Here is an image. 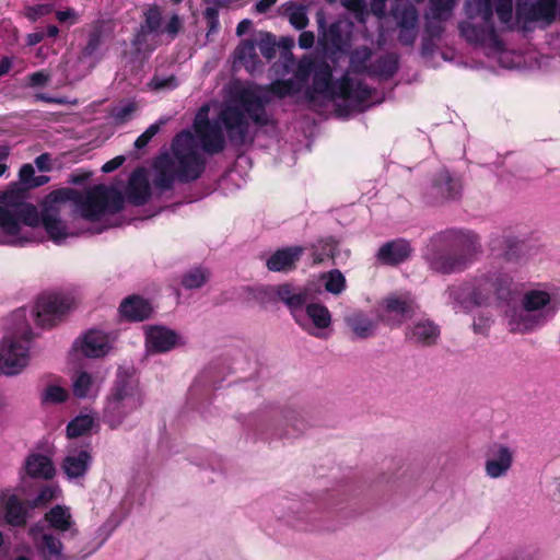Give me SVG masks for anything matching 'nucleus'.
Segmentation results:
<instances>
[{
	"label": "nucleus",
	"instance_id": "nucleus-1",
	"mask_svg": "<svg viewBox=\"0 0 560 560\" xmlns=\"http://www.w3.org/2000/svg\"><path fill=\"white\" fill-rule=\"evenodd\" d=\"M68 202L73 203L83 219L96 222L107 213L119 211L124 198L117 188L104 185L84 192L61 188L44 198L39 211L25 200L19 188L0 191V245L26 247L45 241V234L55 244H63L73 235L60 219L61 210Z\"/></svg>",
	"mask_w": 560,
	"mask_h": 560
},
{
	"label": "nucleus",
	"instance_id": "nucleus-2",
	"mask_svg": "<svg viewBox=\"0 0 560 560\" xmlns=\"http://www.w3.org/2000/svg\"><path fill=\"white\" fill-rule=\"evenodd\" d=\"M518 292L508 267L478 278L474 284L465 285L460 292L452 289L450 296L459 304H491L492 300L506 306L504 317L511 331L532 332L542 327L552 316L550 293L542 288L525 291L518 305L511 306Z\"/></svg>",
	"mask_w": 560,
	"mask_h": 560
},
{
	"label": "nucleus",
	"instance_id": "nucleus-3",
	"mask_svg": "<svg viewBox=\"0 0 560 560\" xmlns=\"http://www.w3.org/2000/svg\"><path fill=\"white\" fill-rule=\"evenodd\" d=\"M313 69L308 57L302 58L294 77L285 81H275L269 88L250 82H233L226 89V96L219 114V120L225 127L231 141L243 143L248 132L249 122L264 126L268 122L265 109L269 93L279 97L293 95L307 82Z\"/></svg>",
	"mask_w": 560,
	"mask_h": 560
},
{
	"label": "nucleus",
	"instance_id": "nucleus-4",
	"mask_svg": "<svg viewBox=\"0 0 560 560\" xmlns=\"http://www.w3.org/2000/svg\"><path fill=\"white\" fill-rule=\"evenodd\" d=\"M493 9L502 30L529 32L546 27L556 19L555 0H517L515 13L512 0H469L465 5L467 21L459 24L460 35L469 43L495 45Z\"/></svg>",
	"mask_w": 560,
	"mask_h": 560
},
{
	"label": "nucleus",
	"instance_id": "nucleus-5",
	"mask_svg": "<svg viewBox=\"0 0 560 560\" xmlns=\"http://www.w3.org/2000/svg\"><path fill=\"white\" fill-rule=\"evenodd\" d=\"M205 161L198 152L195 136L188 131L178 133L172 143V154L160 155L153 164V183L159 191L170 189L174 180L190 182L198 178Z\"/></svg>",
	"mask_w": 560,
	"mask_h": 560
},
{
	"label": "nucleus",
	"instance_id": "nucleus-6",
	"mask_svg": "<svg viewBox=\"0 0 560 560\" xmlns=\"http://www.w3.org/2000/svg\"><path fill=\"white\" fill-rule=\"evenodd\" d=\"M432 253L427 254L431 267L440 272L462 270L478 253V237L472 232L448 231L432 242Z\"/></svg>",
	"mask_w": 560,
	"mask_h": 560
},
{
	"label": "nucleus",
	"instance_id": "nucleus-7",
	"mask_svg": "<svg viewBox=\"0 0 560 560\" xmlns=\"http://www.w3.org/2000/svg\"><path fill=\"white\" fill-rule=\"evenodd\" d=\"M277 295L290 308L296 324L317 338H328L331 329V314L319 303H308L306 289H295L290 284L279 285Z\"/></svg>",
	"mask_w": 560,
	"mask_h": 560
},
{
	"label": "nucleus",
	"instance_id": "nucleus-8",
	"mask_svg": "<svg viewBox=\"0 0 560 560\" xmlns=\"http://www.w3.org/2000/svg\"><path fill=\"white\" fill-rule=\"evenodd\" d=\"M370 94V90L361 81L354 80L350 72H347L340 81L332 82L330 67L323 63L315 70L310 97L314 100L318 95L324 100L340 98L352 108L363 110L368 106Z\"/></svg>",
	"mask_w": 560,
	"mask_h": 560
},
{
	"label": "nucleus",
	"instance_id": "nucleus-9",
	"mask_svg": "<svg viewBox=\"0 0 560 560\" xmlns=\"http://www.w3.org/2000/svg\"><path fill=\"white\" fill-rule=\"evenodd\" d=\"M143 402V395L137 380L119 376L106 397L103 420L116 429Z\"/></svg>",
	"mask_w": 560,
	"mask_h": 560
},
{
	"label": "nucleus",
	"instance_id": "nucleus-10",
	"mask_svg": "<svg viewBox=\"0 0 560 560\" xmlns=\"http://www.w3.org/2000/svg\"><path fill=\"white\" fill-rule=\"evenodd\" d=\"M33 334L28 325L5 335L0 341V376H16L30 364Z\"/></svg>",
	"mask_w": 560,
	"mask_h": 560
},
{
	"label": "nucleus",
	"instance_id": "nucleus-11",
	"mask_svg": "<svg viewBox=\"0 0 560 560\" xmlns=\"http://www.w3.org/2000/svg\"><path fill=\"white\" fill-rule=\"evenodd\" d=\"M277 40L271 33L256 31L250 38L240 42L234 50V66L244 67L249 73L261 71L262 61L257 52L259 49L261 56L271 60L276 56Z\"/></svg>",
	"mask_w": 560,
	"mask_h": 560
},
{
	"label": "nucleus",
	"instance_id": "nucleus-12",
	"mask_svg": "<svg viewBox=\"0 0 560 560\" xmlns=\"http://www.w3.org/2000/svg\"><path fill=\"white\" fill-rule=\"evenodd\" d=\"M79 300L80 295L74 290L42 294L34 307L37 324L54 325L66 312L74 307Z\"/></svg>",
	"mask_w": 560,
	"mask_h": 560
},
{
	"label": "nucleus",
	"instance_id": "nucleus-13",
	"mask_svg": "<svg viewBox=\"0 0 560 560\" xmlns=\"http://www.w3.org/2000/svg\"><path fill=\"white\" fill-rule=\"evenodd\" d=\"M209 109V105H205L198 110L194 121V129L202 150L208 153H217L224 148V136L218 122H210L208 120Z\"/></svg>",
	"mask_w": 560,
	"mask_h": 560
},
{
	"label": "nucleus",
	"instance_id": "nucleus-14",
	"mask_svg": "<svg viewBox=\"0 0 560 560\" xmlns=\"http://www.w3.org/2000/svg\"><path fill=\"white\" fill-rule=\"evenodd\" d=\"M399 28L398 40L405 46H412L418 36V11L407 0H398L393 10Z\"/></svg>",
	"mask_w": 560,
	"mask_h": 560
},
{
	"label": "nucleus",
	"instance_id": "nucleus-15",
	"mask_svg": "<svg viewBox=\"0 0 560 560\" xmlns=\"http://www.w3.org/2000/svg\"><path fill=\"white\" fill-rule=\"evenodd\" d=\"M113 340L109 334L91 329L75 339L72 345V352L86 358H101L109 352Z\"/></svg>",
	"mask_w": 560,
	"mask_h": 560
},
{
	"label": "nucleus",
	"instance_id": "nucleus-16",
	"mask_svg": "<svg viewBox=\"0 0 560 560\" xmlns=\"http://www.w3.org/2000/svg\"><path fill=\"white\" fill-rule=\"evenodd\" d=\"M26 521L27 508L16 490H0V524L24 526Z\"/></svg>",
	"mask_w": 560,
	"mask_h": 560
},
{
	"label": "nucleus",
	"instance_id": "nucleus-17",
	"mask_svg": "<svg viewBox=\"0 0 560 560\" xmlns=\"http://www.w3.org/2000/svg\"><path fill=\"white\" fill-rule=\"evenodd\" d=\"M456 0H429L425 14V30L431 38H438L444 32L443 23L451 19Z\"/></svg>",
	"mask_w": 560,
	"mask_h": 560
},
{
	"label": "nucleus",
	"instance_id": "nucleus-18",
	"mask_svg": "<svg viewBox=\"0 0 560 560\" xmlns=\"http://www.w3.org/2000/svg\"><path fill=\"white\" fill-rule=\"evenodd\" d=\"M30 535L44 560H67L60 536L57 537L39 525L33 526Z\"/></svg>",
	"mask_w": 560,
	"mask_h": 560
},
{
	"label": "nucleus",
	"instance_id": "nucleus-19",
	"mask_svg": "<svg viewBox=\"0 0 560 560\" xmlns=\"http://www.w3.org/2000/svg\"><path fill=\"white\" fill-rule=\"evenodd\" d=\"M183 343V338L177 332L164 326H151L145 329L148 353L166 352Z\"/></svg>",
	"mask_w": 560,
	"mask_h": 560
},
{
	"label": "nucleus",
	"instance_id": "nucleus-20",
	"mask_svg": "<svg viewBox=\"0 0 560 560\" xmlns=\"http://www.w3.org/2000/svg\"><path fill=\"white\" fill-rule=\"evenodd\" d=\"M416 310L413 300L408 295L389 296L384 300L380 316L388 325L395 326L401 324L410 317Z\"/></svg>",
	"mask_w": 560,
	"mask_h": 560
},
{
	"label": "nucleus",
	"instance_id": "nucleus-21",
	"mask_svg": "<svg viewBox=\"0 0 560 560\" xmlns=\"http://www.w3.org/2000/svg\"><path fill=\"white\" fill-rule=\"evenodd\" d=\"M514 458V451L504 444H493L487 454L485 470L491 479H498L508 474Z\"/></svg>",
	"mask_w": 560,
	"mask_h": 560
},
{
	"label": "nucleus",
	"instance_id": "nucleus-22",
	"mask_svg": "<svg viewBox=\"0 0 560 560\" xmlns=\"http://www.w3.org/2000/svg\"><path fill=\"white\" fill-rule=\"evenodd\" d=\"M48 527L62 538H72L78 534L77 523L68 506L56 505L45 514Z\"/></svg>",
	"mask_w": 560,
	"mask_h": 560
},
{
	"label": "nucleus",
	"instance_id": "nucleus-23",
	"mask_svg": "<svg viewBox=\"0 0 560 560\" xmlns=\"http://www.w3.org/2000/svg\"><path fill=\"white\" fill-rule=\"evenodd\" d=\"M103 383V376L88 371H79L71 377L73 395L79 399H95L101 392Z\"/></svg>",
	"mask_w": 560,
	"mask_h": 560
},
{
	"label": "nucleus",
	"instance_id": "nucleus-24",
	"mask_svg": "<svg viewBox=\"0 0 560 560\" xmlns=\"http://www.w3.org/2000/svg\"><path fill=\"white\" fill-rule=\"evenodd\" d=\"M92 463V455L88 447L81 450H69L62 462V470L68 478L83 477Z\"/></svg>",
	"mask_w": 560,
	"mask_h": 560
},
{
	"label": "nucleus",
	"instance_id": "nucleus-25",
	"mask_svg": "<svg viewBox=\"0 0 560 560\" xmlns=\"http://www.w3.org/2000/svg\"><path fill=\"white\" fill-rule=\"evenodd\" d=\"M406 337L418 345H432L440 337V328L428 318H420L408 326Z\"/></svg>",
	"mask_w": 560,
	"mask_h": 560
},
{
	"label": "nucleus",
	"instance_id": "nucleus-26",
	"mask_svg": "<svg viewBox=\"0 0 560 560\" xmlns=\"http://www.w3.org/2000/svg\"><path fill=\"white\" fill-rule=\"evenodd\" d=\"M126 196L133 205H142L148 200L150 196V186L144 168H138L130 175Z\"/></svg>",
	"mask_w": 560,
	"mask_h": 560
},
{
	"label": "nucleus",
	"instance_id": "nucleus-27",
	"mask_svg": "<svg viewBox=\"0 0 560 560\" xmlns=\"http://www.w3.org/2000/svg\"><path fill=\"white\" fill-rule=\"evenodd\" d=\"M303 250L301 246L277 250L268 258L267 267L271 271H288L294 267Z\"/></svg>",
	"mask_w": 560,
	"mask_h": 560
},
{
	"label": "nucleus",
	"instance_id": "nucleus-28",
	"mask_svg": "<svg viewBox=\"0 0 560 560\" xmlns=\"http://www.w3.org/2000/svg\"><path fill=\"white\" fill-rule=\"evenodd\" d=\"M120 314L129 320L140 322L148 318L152 313L151 304L139 298L129 296L120 304Z\"/></svg>",
	"mask_w": 560,
	"mask_h": 560
},
{
	"label": "nucleus",
	"instance_id": "nucleus-29",
	"mask_svg": "<svg viewBox=\"0 0 560 560\" xmlns=\"http://www.w3.org/2000/svg\"><path fill=\"white\" fill-rule=\"evenodd\" d=\"M345 320L348 327L358 338L372 337L376 331V320L372 319L363 312H352L346 316Z\"/></svg>",
	"mask_w": 560,
	"mask_h": 560
},
{
	"label": "nucleus",
	"instance_id": "nucleus-30",
	"mask_svg": "<svg viewBox=\"0 0 560 560\" xmlns=\"http://www.w3.org/2000/svg\"><path fill=\"white\" fill-rule=\"evenodd\" d=\"M411 248L407 241L397 240L383 245L377 254L381 261L388 265L398 264L410 255Z\"/></svg>",
	"mask_w": 560,
	"mask_h": 560
},
{
	"label": "nucleus",
	"instance_id": "nucleus-31",
	"mask_svg": "<svg viewBox=\"0 0 560 560\" xmlns=\"http://www.w3.org/2000/svg\"><path fill=\"white\" fill-rule=\"evenodd\" d=\"M25 470L32 478L50 479L55 475L51 459L42 454H31L25 460Z\"/></svg>",
	"mask_w": 560,
	"mask_h": 560
},
{
	"label": "nucleus",
	"instance_id": "nucleus-32",
	"mask_svg": "<svg viewBox=\"0 0 560 560\" xmlns=\"http://www.w3.org/2000/svg\"><path fill=\"white\" fill-rule=\"evenodd\" d=\"M283 14L296 30H303L308 24L307 8L301 3L287 2L282 5Z\"/></svg>",
	"mask_w": 560,
	"mask_h": 560
},
{
	"label": "nucleus",
	"instance_id": "nucleus-33",
	"mask_svg": "<svg viewBox=\"0 0 560 560\" xmlns=\"http://www.w3.org/2000/svg\"><path fill=\"white\" fill-rule=\"evenodd\" d=\"M69 398L68 389L57 383H51L45 386L40 394V401L43 405H58L67 401Z\"/></svg>",
	"mask_w": 560,
	"mask_h": 560
},
{
	"label": "nucleus",
	"instance_id": "nucleus-34",
	"mask_svg": "<svg viewBox=\"0 0 560 560\" xmlns=\"http://www.w3.org/2000/svg\"><path fill=\"white\" fill-rule=\"evenodd\" d=\"M95 424V418L91 415H80L71 420L67 427L69 438H78L89 433Z\"/></svg>",
	"mask_w": 560,
	"mask_h": 560
},
{
	"label": "nucleus",
	"instance_id": "nucleus-35",
	"mask_svg": "<svg viewBox=\"0 0 560 560\" xmlns=\"http://www.w3.org/2000/svg\"><path fill=\"white\" fill-rule=\"evenodd\" d=\"M163 26L164 18L162 10L158 5L150 7L145 12V20L144 24L142 25V31L144 33L161 35Z\"/></svg>",
	"mask_w": 560,
	"mask_h": 560
},
{
	"label": "nucleus",
	"instance_id": "nucleus-36",
	"mask_svg": "<svg viewBox=\"0 0 560 560\" xmlns=\"http://www.w3.org/2000/svg\"><path fill=\"white\" fill-rule=\"evenodd\" d=\"M324 287L327 292L340 294L346 289L345 276L339 270H331L322 276Z\"/></svg>",
	"mask_w": 560,
	"mask_h": 560
},
{
	"label": "nucleus",
	"instance_id": "nucleus-37",
	"mask_svg": "<svg viewBox=\"0 0 560 560\" xmlns=\"http://www.w3.org/2000/svg\"><path fill=\"white\" fill-rule=\"evenodd\" d=\"M397 70V58L394 55H388L384 58H381L376 65L373 67V74L381 78H389Z\"/></svg>",
	"mask_w": 560,
	"mask_h": 560
},
{
	"label": "nucleus",
	"instance_id": "nucleus-38",
	"mask_svg": "<svg viewBox=\"0 0 560 560\" xmlns=\"http://www.w3.org/2000/svg\"><path fill=\"white\" fill-rule=\"evenodd\" d=\"M137 109L138 105L136 102L127 101L113 108L112 117L115 122L124 124L131 119Z\"/></svg>",
	"mask_w": 560,
	"mask_h": 560
},
{
	"label": "nucleus",
	"instance_id": "nucleus-39",
	"mask_svg": "<svg viewBox=\"0 0 560 560\" xmlns=\"http://www.w3.org/2000/svg\"><path fill=\"white\" fill-rule=\"evenodd\" d=\"M439 190L442 196L446 198H455L460 189V184L457 179L450 176L447 172L441 174Z\"/></svg>",
	"mask_w": 560,
	"mask_h": 560
},
{
	"label": "nucleus",
	"instance_id": "nucleus-40",
	"mask_svg": "<svg viewBox=\"0 0 560 560\" xmlns=\"http://www.w3.org/2000/svg\"><path fill=\"white\" fill-rule=\"evenodd\" d=\"M208 279L206 270L196 268L189 270L182 280V283L187 289H197L205 284Z\"/></svg>",
	"mask_w": 560,
	"mask_h": 560
},
{
	"label": "nucleus",
	"instance_id": "nucleus-41",
	"mask_svg": "<svg viewBox=\"0 0 560 560\" xmlns=\"http://www.w3.org/2000/svg\"><path fill=\"white\" fill-rule=\"evenodd\" d=\"M52 11V7L50 4H36L30 5L25 8V16L35 22L42 16L49 14Z\"/></svg>",
	"mask_w": 560,
	"mask_h": 560
},
{
	"label": "nucleus",
	"instance_id": "nucleus-42",
	"mask_svg": "<svg viewBox=\"0 0 560 560\" xmlns=\"http://www.w3.org/2000/svg\"><path fill=\"white\" fill-rule=\"evenodd\" d=\"M182 27V21L177 14H173L164 24L161 34H166L170 38H174Z\"/></svg>",
	"mask_w": 560,
	"mask_h": 560
},
{
	"label": "nucleus",
	"instance_id": "nucleus-43",
	"mask_svg": "<svg viewBox=\"0 0 560 560\" xmlns=\"http://www.w3.org/2000/svg\"><path fill=\"white\" fill-rule=\"evenodd\" d=\"M59 492L60 491L57 487H45L40 490L34 503L35 505L46 504L51 500L56 499Z\"/></svg>",
	"mask_w": 560,
	"mask_h": 560
},
{
	"label": "nucleus",
	"instance_id": "nucleus-44",
	"mask_svg": "<svg viewBox=\"0 0 560 560\" xmlns=\"http://www.w3.org/2000/svg\"><path fill=\"white\" fill-rule=\"evenodd\" d=\"M177 85L176 79L174 77L160 78L154 77L149 83L150 89L152 90H171Z\"/></svg>",
	"mask_w": 560,
	"mask_h": 560
},
{
	"label": "nucleus",
	"instance_id": "nucleus-45",
	"mask_svg": "<svg viewBox=\"0 0 560 560\" xmlns=\"http://www.w3.org/2000/svg\"><path fill=\"white\" fill-rule=\"evenodd\" d=\"M56 19L60 23H68L69 25H73L79 21V14L75 10L67 8L65 10L56 11Z\"/></svg>",
	"mask_w": 560,
	"mask_h": 560
},
{
	"label": "nucleus",
	"instance_id": "nucleus-46",
	"mask_svg": "<svg viewBox=\"0 0 560 560\" xmlns=\"http://www.w3.org/2000/svg\"><path fill=\"white\" fill-rule=\"evenodd\" d=\"M34 174H35V171H34V167L31 165V164H25L21 167L20 170V180L32 187V182L34 179Z\"/></svg>",
	"mask_w": 560,
	"mask_h": 560
},
{
	"label": "nucleus",
	"instance_id": "nucleus-47",
	"mask_svg": "<svg viewBox=\"0 0 560 560\" xmlns=\"http://www.w3.org/2000/svg\"><path fill=\"white\" fill-rule=\"evenodd\" d=\"M315 42V35L313 32H302L299 36V46L302 49H308L314 45Z\"/></svg>",
	"mask_w": 560,
	"mask_h": 560
},
{
	"label": "nucleus",
	"instance_id": "nucleus-48",
	"mask_svg": "<svg viewBox=\"0 0 560 560\" xmlns=\"http://www.w3.org/2000/svg\"><path fill=\"white\" fill-rule=\"evenodd\" d=\"M49 79V75L44 71L34 72L28 77L30 85L39 86L44 85Z\"/></svg>",
	"mask_w": 560,
	"mask_h": 560
},
{
	"label": "nucleus",
	"instance_id": "nucleus-49",
	"mask_svg": "<svg viewBox=\"0 0 560 560\" xmlns=\"http://www.w3.org/2000/svg\"><path fill=\"white\" fill-rule=\"evenodd\" d=\"M385 10H386V1L385 0H372L371 1V11L378 19H382L385 15Z\"/></svg>",
	"mask_w": 560,
	"mask_h": 560
},
{
	"label": "nucleus",
	"instance_id": "nucleus-50",
	"mask_svg": "<svg viewBox=\"0 0 560 560\" xmlns=\"http://www.w3.org/2000/svg\"><path fill=\"white\" fill-rule=\"evenodd\" d=\"M100 46V36L94 34L90 37L85 48L83 49V56H92Z\"/></svg>",
	"mask_w": 560,
	"mask_h": 560
},
{
	"label": "nucleus",
	"instance_id": "nucleus-51",
	"mask_svg": "<svg viewBox=\"0 0 560 560\" xmlns=\"http://www.w3.org/2000/svg\"><path fill=\"white\" fill-rule=\"evenodd\" d=\"M124 161H125V158L121 155H118V156L114 158L113 160L106 162L102 166V171L104 173H110V172L115 171L116 168H118L120 165H122Z\"/></svg>",
	"mask_w": 560,
	"mask_h": 560
},
{
	"label": "nucleus",
	"instance_id": "nucleus-52",
	"mask_svg": "<svg viewBox=\"0 0 560 560\" xmlns=\"http://www.w3.org/2000/svg\"><path fill=\"white\" fill-rule=\"evenodd\" d=\"M325 246H327L328 248L327 249L325 248L324 256H328V257L336 259L338 256V254H337L338 244L334 240H327V241H325Z\"/></svg>",
	"mask_w": 560,
	"mask_h": 560
},
{
	"label": "nucleus",
	"instance_id": "nucleus-53",
	"mask_svg": "<svg viewBox=\"0 0 560 560\" xmlns=\"http://www.w3.org/2000/svg\"><path fill=\"white\" fill-rule=\"evenodd\" d=\"M9 156V149L7 147H0V177L5 173L7 160Z\"/></svg>",
	"mask_w": 560,
	"mask_h": 560
},
{
	"label": "nucleus",
	"instance_id": "nucleus-54",
	"mask_svg": "<svg viewBox=\"0 0 560 560\" xmlns=\"http://www.w3.org/2000/svg\"><path fill=\"white\" fill-rule=\"evenodd\" d=\"M45 37V34L43 32H34L26 36V43L28 46H34L38 43H40Z\"/></svg>",
	"mask_w": 560,
	"mask_h": 560
},
{
	"label": "nucleus",
	"instance_id": "nucleus-55",
	"mask_svg": "<svg viewBox=\"0 0 560 560\" xmlns=\"http://www.w3.org/2000/svg\"><path fill=\"white\" fill-rule=\"evenodd\" d=\"M277 2V0H259L257 3H256V11L258 13H265L267 12L275 3Z\"/></svg>",
	"mask_w": 560,
	"mask_h": 560
},
{
	"label": "nucleus",
	"instance_id": "nucleus-56",
	"mask_svg": "<svg viewBox=\"0 0 560 560\" xmlns=\"http://www.w3.org/2000/svg\"><path fill=\"white\" fill-rule=\"evenodd\" d=\"M49 162L50 160L47 154H42L35 160V164L40 171H48Z\"/></svg>",
	"mask_w": 560,
	"mask_h": 560
},
{
	"label": "nucleus",
	"instance_id": "nucleus-57",
	"mask_svg": "<svg viewBox=\"0 0 560 560\" xmlns=\"http://www.w3.org/2000/svg\"><path fill=\"white\" fill-rule=\"evenodd\" d=\"M250 26H252V21L250 20H247V19L242 20L238 23L237 27H236V34L238 36H242L243 34H245L250 28Z\"/></svg>",
	"mask_w": 560,
	"mask_h": 560
},
{
	"label": "nucleus",
	"instance_id": "nucleus-58",
	"mask_svg": "<svg viewBox=\"0 0 560 560\" xmlns=\"http://www.w3.org/2000/svg\"><path fill=\"white\" fill-rule=\"evenodd\" d=\"M12 67V60L9 57H4L0 61V77L7 74Z\"/></svg>",
	"mask_w": 560,
	"mask_h": 560
},
{
	"label": "nucleus",
	"instance_id": "nucleus-59",
	"mask_svg": "<svg viewBox=\"0 0 560 560\" xmlns=\"http://www.w3.org/2000/svg\"><path fill=\"white\" fill-rule=\"evenodd\" d=\"M549 492L555 500H560V477L551 483Z\"/></svg>",
	"mask_w": 560,
	"mask_h": 560
},
{
	"label": "nucleus",
	"instance_id": "nucleus-60",
	"mask_svg": "<svg viewBox=\"0 0 560 560\" xmlns=\"http://www.w3.org/2000/svg\"><path fill=\"white\" fill-rule=\"evenodd\" d=\"M218 8L219 7H209L206 9L205 15L207 21L219 20Z\"/></svg>",
	"mask_w": 560,
	"mask_h": 560
},
{
	"label": "nucleus",
	"instance_id": "nucleus-61",
	"mask_svg": "<svg viewBox=\"0 0 560 560\" xmlns=\"http://www.w3.org/2000/svg\"><path fill=\"white\" fill-rule=\"evenodd\" d=\"M278 46L281 47L282 49L291 50L292 47L294 46V40L291 37H282L279 40Z\"/></svg>",
	"mask_w": 560,
	"mask_h": 560
},
{
	"label": "nucleus",
	"instance_id": "nucleus-62",
	"mask_svg": "<svg viewBox=\"0 0 560 560\" xmlns=\"http://www.w3.org/2000/svg\"><path fill=\"white\" fill-rule=\"evenodd\" d=\"M150 142L149 138L147 137V135L142 133L140 135L137 140L135 141V145L137 149H142L144 148L148 143Z\"/></svg>",
	"mask_w": 560,
	"mask_h": 560
},
{
	"label": "nucleus",
	"instance_id": "nucleus-63",
	"mask_svg": "<svg viewBox=\"0 0 560 560\" xmlns=\"http://www.w3.org/2000/svg\"><path fill=\"white\" fill-rule=\"evenodd\" d=\"M160 130V124L151 125L143 133L151 140Z\"/></svg>",
	"mask_w": 560,
	"mask_h": 560
},
{
	"label": "nucleus",
	"instance_id": "nucleus-64",
	"mask_svg": "<svg viewBox=\"0 0 560 560\" xmlns=\"http://www.w3.org/2000/svg\"><path fill=\"white\" fill-rule=\"evenodd\" d=\"M48 182V177L45 175L35 176L32 182V187H39Z\"/></svg>",
	"mask_w": 560,
	"mask_h": 560
}]
</instances>
